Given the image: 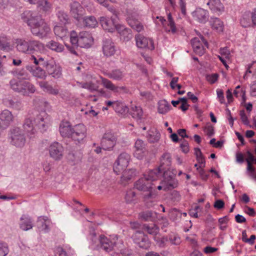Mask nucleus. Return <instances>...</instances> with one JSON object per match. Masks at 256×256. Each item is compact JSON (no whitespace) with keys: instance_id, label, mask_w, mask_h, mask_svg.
Masks as SVG:
<instances>
[{"instance_id":"46","label":"nucleus","mask_w":256,"mask_h":256,"mask_svg":"<svg viewBox=\"0 0 256 256\" xmlns=\"http://www.w3.org/2000/svg\"><path fill=\"white\" fill-rule=\"evenodd\" d=\"M156 214L152 211L148 210L139 214V217L144 221H153L155 218Z\"/></svg>"},{"instance_id":"38","label":"nucleus","mask_w":256,"mask_h":256,"mask_svg":"<svg viewBox=\"0 0 256 256\" xmlns=\"http://www.w3.org/2000/svg\"><path fill=\"white\" fill-rule=\"evenodd\" d=\"M212 28L218 32H222L224 29V24L218 18H211L210 22Z\"/></svg>"},{"instance_id":"50","label":"nucleus","mask_w":256,"mask_h":256,"mask_svg":"<svg viewBox=\"0 0 256 256\" xmlns=\"http://www.w3.org/2000/svg\"><path fill=\"white\" fill-rule=\"evenodd\" d=\"M22 220L20 224V228L24 230H28L32 228V220L30 218H21Z\"/></svg>"},{"instance_id":"20","label":"nucleus","mask_w":256,"mask_h":256,"mask_svg":"<svg viewBox=\"0 0 256 256\" xmlns=\"http://www.w3.org/2000/svg\"><path fill=\"white\" fill-rule=\"evenodd\" d=\"M164 180L162 184H164V190L166 191L176 188L178 186V182L172 176H167L164 172Z\"/></svg>"},{"instance_id":"14","label":"nucleus","mask_w":256,"mask_h":256,"mask_svg":"<svg viewBox=\"0 0 256 256\" xmlns=\"http://www.w3.org/2000/svg\"><path fill=\"white\" fill-rule=\"evenodd\" d=\"M134 242L140 248L148 249L150 246L148 236L143 232H136L132 236Z\"/></svg>"},{"instance_id":"35","label":"nucleus","mask_w":256,"mask_h":256,"mask_svg":"<svg viewBox=\"0 0 256 256\" xmlns=\"http://www.w3.org/2000/svg\"><path fill=\"white\" fill-rule=\"evenodd\" d=\"M113 108L116 112L123 116L126 115L128 112V108L125 104L119 101L114 102Z\"/></svg>"},{"instance_id":"11","label":"nucleus","mask_w":256,"mask_h":256,"mask_svg":"<svg viewBox=\"0 0 256 256\" xmlns=\"http://www.w3.org/2000/svg\"><path fill=\"white\" fill-rule=\"evenodd\" d=\"M70 12L72 16L78 22H80L85 13L84 8L76 1L70 4Z\"/></svg>"},{"instance_id":"3","label":"nucleus","mask_w":256,"mask_h":256,"mask_svg":"<svg viewBox=\"0 0 256 256\" xmlns=\"http://www.w3.org/2000/svg\"><path fill=\"white\" fill-rule=\"evenodd\" d=\"M14 44L16 50L22 54H34L44 50L42 42L32 38H18L15 40Z\"/></svg>"},{"instance_id":"39","label":"nucleus","mask_w":256,"mask_h":256,"mask_svg":"<svg viewBox=\"0 0 256 256\" xmlns=\"http://www.w3.org/2000/svg\"><path fill=\"white\" fill-rule=\"evenodd\" d=\"M82 21L85 26L88 28H95L98 24V21L94 16H84Z\"/></svg>"},{"instance_id":"34","label":"nucleus","mask_w":256,"mask_h":256,"mask_svg":"<svg viewBox=\"0 0 256 256\" xmlns=\"http://www.w3.org/2000/svg\"><path fill=\"white\" fill-rule=\"evenodd\" d=\"M40 86L45 92L50 94L57 95L59 92V90L56 87H53L46 82H40Z\"/></svg>"},{"instance_id":"12","label":"nucleus","mask_w":256,"mask_h":256,"mask_svg":"<svg viewBox=\"0 0 256 256\" xmlns=\"http://www.w3.org/2000/svg\"><path fill=\"white\" fill-rule=\"evenodd\" d=\"M86 136V127L82 124L75 125L73 127L71 138L78 142H82Z\"/></svg>"},{"instance_id":"32","label":"nucleus","mask_w":256,"mask_h":256,"mask_svg":"<svg viewBox=\"0 0 256 256\" xmlns=\"http://www.w3.org/2000/svg\"><path fill=\"white\" fill-rule=\"evenodd\" d=\"M102 84L103 86L107 89L110 90L114 92H120L121 90H126V88L124 86H115L110 80L106 78H101Z\"/></svg>"},{"instance_id":"25","label":"nucleus","mask_w":256,"mask_h":256,"mask_svg":"<svg viewBox=\"0 0 256 256\" xmlns=\"http://www.w3.org/2000/svg\"><path fill=\"white\" fill-rule=\"evenodd\" d=\"M92 38L86 32H80L79 34V46L81 48L88 47L92 42Z\"/></svg>"},{"instance_id":"55","label":"nucleus","mask_w":256,"mask_h":256,"mask_svg":"<svg viewBox=\"0 0 256 256\" xmlns=\"http://www.w3.org/2000/svg\"><path fill=\"white\" fill-rule=\"evenodd\" d=\"M166 241H169L171 244L174 245H178L180 244L181 240L180 238L176 234H172L166 238Z\"/></svg>"},{"instance_id":"30","label":"nucleus","mask_w":256,"mask_h":256,"mask_svg":"<svg viewBox=\"0 0 256 256\" xmlns=\"http://www.w3.org/2000/svg\"><path fill=\"white\" fill-rule=\"evenodd\" d=\"M172 158L170 154L168 152L164 153L160 158V168L164 172H166V169L170 166Z\"/></svg>"},{"instance_id":"41","label":"nucleus","mask_w":256,"mask_h":256,"mask_svg":"<svg viewBox=\"0 0 256 256\" xmlns=\"http://www.w3.org/2000/svg\"><path fill=\"white\" fill-rule=\"evenodd\" d=\"M46 46L48 48L57 52H62L64 50V46L62 44H60L54 40L48 42L46 44Z\"/></svg>"},{"instance_id":"42","label":"nucleus","mask_w":256,"mask_h":256,"mask_svg":"<svg viewBox=\"0 0 256 256\" xmlns=\"http://www.w3.org/2000/svg\"><path fill=\"white\" fill-rule=\"evenodd\" d=\"M142 229L150 234L153 236L156 235L159 232L158 227L154 224H144L143 225Z\"/></svg>"},{"instance_id":"54","label":"nucleus","mask_w":256,"mask_h":256,"mask_svg":"<svg viewBox=\"0 0 256 256\" xmlns=\"http://www.w3.org/2000/svg\"><path fill=\"white\" fill-rule=\"evenodd\" d=\"M168 26L170 27V29L166 30L167 32H171L172 34H175L176 32V28L175 26V24L172 20V14L169 13L168 15Z\"/></svg>"},{"instance_id":"18","label":"nucleus","mask_w":256,"mask_h":256,"mask_svg":"<svg viewBox=\"0 0 256 256\" xmlns=\"http://www.w3.org/2000/svg\"><path fill=\"white\" fill-rule=\"evenodd\" d=\"M30 31L33 35L42 38L46 36L50 31V28L44 20L36 26L30 29Z\"/></svg>"},{"instance_id":"26","label":"nucleus","mask_w":256,"mask_h":256,"mask_svg":"<svg viewBox=\"0 0 256 256\" xmlns=\"http://www.w3.org/2000/svg\"><path fill=\"white\" fill-rule=\"evenodd\" d=\"M136 150L134 154V156L138 159H142L145 152V144L141 140H137L135 142Z\"/></svg>"},{"instance_id":"40","label":"nucleus","mask_w":256,"mask_h":256,"mask_svg":"<svg viewBox=\"0 0 256 256\" xmlns=\"http://www.w3.org/2000/svg\"><path fill=\"white\" fill-rule=\"evenodd\" d=\"M162 172H164L158 168L151 170L147 176L144 175V177L146 178L149 182H152V181L156 180Z\"/></svg>"},{"instance_id":"31","label":"nucleus","mask_w":256,"mask_h":256,"mask_svg":"<svg viewBox=\"0 0 256 256\" xmlns=\"http://www.w3.org/2000/svg\"><path fill=\"white\" fill-rule=\"evenodd\" d=\"M131 115L138 123L144 122V112L141 107L137 106L132 107Z\"/></svg>"},{"instance_id":"58","label":"nucleus","mask_w":256,"mask_h":256,"mask_svg":"<svg viewBox=\"0 0 256 256\" xmlns=\"http://www.w3.org/2000/svg\"><path fill=\"white\" fill-rule=\"evenodd\" d=\"M118 32L122 36H124L127 34H129L130 30L128 28H125L122 25H116V29Z\"/></svg>"},{"instance_id":"19","label":"nucleus","mask_w":256,"mask_h":256,"mask_svg":"<svg viewBox=\"0 0 256 256\" xmlns=\"http://www.w3.org/2000/svg\"><path fill=\"white\" fill-rule=\"evenodd\" d=\"M14 120L12 112L8 110H3L0 114V130L6 128Z\"/></svg>"},{"instance_id":"45","label":"nucleus","mask_w":256,"mask_h":256,"mask_svg":"<svg viewBox=\"0 0 256 256\" xmlns=\"http://www.w3.org/2000/svg\"><path fill=\"white\" fill-rule=\"evenodd\" d=\"M54 31L55 34L61 38L66 36L68 33V29L63 26H56Z\"/></svg>"},{"instance_id":"24","label":"nucleus","mask_w":256,"mask_h":256,"mask_svg":"<svg viewBox=\"0 0 256 256\" xmlns=\"http://www.w3.org/2000/svg\"><path fill=\"white\" fill-rule=\"evenodd\" d=\"M193 16L201 23L206 22L209 17L208 12L202 8H198L193 12Z\"/></svg>"},{"instance_id":"33","label":"nucleus","mask_w":256,"mask_h":256,"mask_svg":"<svg viewBox=\"0 0 256 256\" xmlns=\"http://www.w3.org/2000/svg\"><path fill=\"white\" fill-rule=\"evenodd\" d=\"M106 75L110 78L120 81L124 77L126 73L120 69H115L108 72Z\"/></svg>"},{"instance_id":"57","label":"nucleus","mask_w":256,"mask_h":256,"mask_svg":"<svg viewBox=\"0 0 256 256\" xmlns=\"http://www.w3.org/2000/svg\"><path fill=\"white\" fill-rule=\"evenodd\" d=\"M70 41L72 45L74 46H79V36H77L76 32L72 31L71 32Z\"/></svg>"},{"instance_id":"15","label":"nucleus","mask_w":256,"mask_h":256,"mask_svg":"<svg viewBox=\"0 0 256 256\" xmlns=\"http://www.w3.org/2000/svg\"><path fill=\"white\" fill-rule=\"evenodd\" d=\"M135 40L138 48H148L150 50H153L154 48V42L150 38H146L140 34H138L135 36Z\"/></svg>"},{"instance_id":"5","label":"nucleus","mask_w":256,"mask_h":256,"mask_svg":"<svg viewBox=\"0 0 256 256\" xmlns=\"http://www.w3.org/2000/svg\"><path fill=\"white\" fill-rule=\"evenodd\" d=\"M33 115L34 122L36 129L40 130L41 132L46 131L50 122V118L46 112L36 110Z\"/></svg>"},{"instance_id":"64","label":"nucleus","mask_w":256,"mask_h":256,"mask_svg":"<svg viewBox=\"0 0 256 256\" xmlns=\"http://www.w3.org/2000/svg\"><path fill=\"white\" fill-rule=\"evenodd\" d=\"M10 6L8 0H0V11L3 12Z\"/></svg>"},{"instance_id":"13","label":"nucleus","mask_w":256,"mask_h":256,"mask_svg":"<svg viewBox=\"0 0 256 256\" xmlns=\"http://www.w3.org/2000/svg\"><path fill=\"white\" fill-rule=\"evenodd\" d=\"M191 43L195 53L200 56L204 53L206 47L208 48V42L203 36L200 37V40L198 38H192Z\"/></svg>"},{"instance_id":"10","label":"nucleus","mask_w":256,"mask_h":256,"mask_svg":"<svg viewBox=\"0 0 256 256\" xmlns=\"http://www.w3.org/2000/svg\"><path fill=\"white\" fill-rule=\"evenodd\" d=\"M116 137L113 133L107 132L102 137L100 146L104 150H111L116 145Z\"/></svg>"},{"instance_id":"16","label":"nucleus","mask_w":256,"mask_h":256,"mask_svg":"<svg viewBox=\"0 0 256 256\" xmlns=\"http://www.w3.org/2000/svg\"><path fill=\"white\" fill-rule=\"evenodd\" d=\"M49 152L50 157L56 160H60L63 156L64 148L62 145L58 142H54L49 146Z\"/></svg>"},{"instance_id":"61","label":"nucleus","mask_w":256,"mask_h":256,"mask_svg":"<svg viewBox=\"0 0 256 256\" xmlns=\"http://www.w3.org/2000/svg\"><path fill=\"white\" fill-rule=\"evenodd\" d=\"M218 76L219 75L218 74L215 73L207 75L206 76V78L208 82L212 84H214L217 81Z\"/></svg>"},{"instance_id":"62","label":"nucleus","mask_w":256,"mask_h":256,"mask_svg":"<svg viewBox=\"0 0 256 256\" xmlns=\"http://www.w3.org/2000/svg\"><path fill=\"white\" fill-rule=\"evenodd\" d=\"M170 198L174 202H178L180 200V195L178 191L174 190L170 194Z\"/></svg>"},{"instance_id":"7","label":"nucleus","mask_w":256,"mask_h":256,"mask_svg":"<svg viewBox=\"0 0 256 256\" xmlns=\"http://www.w3.org/2000/svg\"><path fill=\"white\" fill-rule=\"evenodd\" d=\"M21 18L27 24L30 29L32 28L44 21L41 16L30 10L24 11L21 14Z\"/></svg>"},{"instance_id":"59","label":"nucleus","mask_w":256,"mask_h":256,"mask_svg":"<svg viewBox=\"0 0 256 256\" xmlns=\"http://www.w3.org/2000/svg\"><path fill=\"white\" fill-rule=\"evenodd\" d=\"M8 252V244L5 242H0V256H6Z\"/></svg>"},{"instance_id":"44","label":"nucleus","mask_w":256,"mask_h":256,"mask_svg":"<svg viewBox=\"0 0 256 256\" xmlns=\"http://www.w3.org/2000/svg\"><path fill=\"white\" fill-rule=\"evenodd\" d=\"M158 112L161 114H166L170 108V105L166 100H162L158 102Z\"/></svg>"},{"instance_id":"17","label":"nucleus","mask_w":256,"mask_h":256,"mask_svg":"<svg viewBox=\"0 0 256 256\" xmlns=\"http://www.w3.org/2000/svg\"><path fill=\"white\" fill-rule=\"evenodd\" d=\"M22 126L30 138L34 136L36 133V128L35 126L33 117L26 118L24 120Z\"/></svg>"},{"instance_id":"2","label":"nucleus","mask_w":256,"mask_h":256,"mask_svg":"<svg viewBox=\"0 0 256 256\" xmlns=\"http://www.w3.org/2000/svg\"><path fill=\"white\" fill-rule=\"evenodd\" d=\"M92 240L94 244L98 240L99 242V244L97 245L98 249L102 250L108 252L112 250L117 251L124 247L123 241L119 238L117 236H116L112 240L102 235L97 238L96 234L92 233Z\"/></svg>"},{"instance_id":"47","label":"nucleus","mask_w":256,"mask_h":256,"mask_svg":"<svg viewBox=\"0 0 256 256\" xmlns=\"http://www.w3.org/2000/svg\"><path fill=\"white\" fill-rule=\"evenodd\" d=\"M14 78L18 80H26L28 78V74L27 72L24 70H16L12 72Z\"/></svg>"},{"instance_id":"52","label":"nucleus","mask_w":256,"mask_h":256,"mask_svg":"<svg viewBox=\"0 0 256 256\" xmlns=\"http://www.w3.org/2000/svg\"><path fill=\"white\" fill-rule=\"evenodd\" d=\"M160 136V134L156 131H148L147 138L150 142L154 143L159 140Z\"/></svg>"},{"instance_id":"29","label":"nucleus","mask_w":256,"mask_h":256,"mask_svg":"<svg viewBox=\"0 0 256 256\" xmlns=\"http://www.w3.org/2000/svg\"><path fill=\"white\" fill-rule=\"evenodd\" d=\"M36 88L34 85L25 80L19 93L23 96H28L30 94H34Z\"/></svg>"},{"instance_id":"36","label":"nucleus","mask_w":256,"mask_h":256,"mask_svg":"<svg viewBox=\"0 0 256 256\" xmlns=\"http://www.w3.org/2000/svg\"><path fill=\"white\" fill-rule=\"evenodd\" d=\"M122 172V174L121 176V182L124 184L131 180L136 174V170L133 168L128 170L124 169Z\"/></svg>"},{"instance_id":"1","label":"nucleus","mask_w":256,"mask_h":256,"mask_svg":"<svg viewBox=\"0 0 256 256\" xmlns=\"http://www.w3.org/2000/svg\"><path fill=\"white\" fill-rule=\"evenodd\" d=\"M30 60L34 64H40L45 68L46 72L54 78H58L62 76L60 66L57 65L52 59L49 60L48 57L42 55L32 54Z\"/></svg>"},{"instance_id":"22","label":"nucleus","mask_w":256,"mask_h":256,"mask_svg":"<svg viewBox=\"0 0 256 256\" xmlns=\"http://www.w3.org/2000/svg\"><path fill=\"white\" fill-rule=\"evenodd\" d=\"M100 23L104 30L109 32H113L116 29V24L112 18L102 16L100 18Z\"/></svg>"},{"instance_id":"63","label":"nucleus","mask_w":256,"mask_h":256,"mask_svg":"<svg viewBox=\"0 0 256 256\" xmlns=\"http://www.w3.org/2000/svg\"><path fill=\"white\" fill-rule=\"evenodd\" d=\"M220 52L222 56H224V58H230V52L227 47L220 48Z\"/></svg>"},{"instance_id":"51","label":"nucleus","mask_w":256,"mask_h":256,"mask_svg":"<svg viewBox=\"0 0 256 256\" xmlns=\"http://www.w3.org/2000/svg\"><path fill=\"white\" fill-rule=\"evenodd\" d=\"M56 15L62 24H66L69 22L70 19L68 16L64 12L60 10L58 12Z\"/></svg>"},{"instance_id":"37","label":"nucleus","mask_w":256,"mask_h":256,"mask_svg":"<svg viewBox=\"0 0 256 256\" xmlns=\"http://www.w3.org/2000/svg\"><path fill=\"white\" fill-rule=\"evenodd\" d=\"M25 80H18L16 78H13L10 80L9 84L11 89L14 91L18 92L22 88L23 82H24Z\"/></svg>"},{"instance_id":"4","label":"nucleus","mask_w":256,"mask_h":256,"mask_svg":"<svg viewBox=\"0 0 256 256\" xmlns=\"http://www.w3.org/2000/svg\"><path fill=\"white\" fill-rule=\"evenodd\" d=\"M152 182H149L144 176L136 181L134 185L135 188L144 193L143 194L144 201L150 206H152V204H149L148 203L149 202H152V200L156 198V194L152 191Z\"/></svg>"},{"instance_id":"28","label":"nucleus","mask_w":256,"mask_h":256,"mask_svg":"<svg viewBox=\"0 0 256 256\" xmlns=\"http://www.w3.org/2000/svg\"><path fill=\"white\" fill-rule=\"evenodd\" d=\"M73 127L72 128L68 122H63L60 126L59 130L62 137L71 138Z\"/></svg>"},{"instance_id":"53","label":"nucleus","mask_w":256,"mask_h":256,"mask_svg":"<svg viewBox=\"0 0 256 256\" xmlns=\"http://www.w3.org/2000/svg\"><path fill=\"white\" fill-rule=\"evenodd\" d=\"M118 251L119 252H115L112 254V256H134L132 250L125 248L124 247Z\"/></svg>"},{"instance_id":"60","label":"nucleus","mask_w":256,"mask_h":256,"mask_svg":"<svg viewBox=\"0 0 256 256\" xmlns=\"http://www.w3.org/2000/svg\"><path fill=\"white\" fill-rule=\"evenodd\" d=\"M169 216L171 220H175L177 218L180 216V214L176 208L171 210L169 212Z\"/></svg>"},{"instance_id":"21","label":"nucleus","mask_w":256,"mask_h":256,"mask_svg":"<svg viewBox=\"0 0 256 256\" xmlns=\"http://www.w3.org/2000/svg\"><path fill=\"white\" fill-rule=\"evenodd\" d=\"M41 65L36 64L34 66H27L26 69L32 72L34 76L41 79H45L46 76V70L40 67Z\"/></svg>"},{"instance_id":"56","label":"nucleus","mask_w":256,"mask_h":256,"mask_svg":"<svg viewBox=\"0 0 256 256\" xmlns=\"http://www.w3.org/2000/svg\"><path fill=\"white\" fill-rule=\"evenodd\" d=\"M38 4L40 8L44 12H48L51 8V4L47 0H39Z\"/></svg>"},{"instance_id":"23","label":"nucleus","mask_w":256,"mask_h":256,"mask_svg":"<svg viewBox=\"0 0 256 256\" xmlns=\"http://www.w3.org/2000/svg\"><path fill=\"white\" fill-rule=\"evenodd\" d=\"M206 4L214 13L218 15L224 11V6L220 0H209Z\"/></svg>"},{"instance_id":"43","label":"nucleus","mask_w":256,"mask_h":256,"mask_svg":"<svg viewBox=\"0 0 256 256\" xmlns=\"http://www.w3.org/2000/svg\"><path fill=\"white\" fill-rule=\"evenodd\" d=\"M10 39L6 36H0V50L9 51L10 50Z\"/></svg>"},{"instance_id":"27","label":"nucleus","mask_w":256,"mask_h":256,"mask_svg":"<svg viewBox=\"0 0 256 256\" xmlns=\"http://www.w3.org/2000/svg\"><path fill=\"white\" fill-rule=\"evenodd\" d=\"M240 24L244 28L254 26L252 18V12H246L242 16L240 19Z\"/></svg>"},{"instance_id":"9","label":"nucleus","mask_w":256,"mask_h":256,"mask_svg":"<svg viewBox=\"0 0 256 256\" xmlns=\"http://www.w3.org/2000/svg\"><path fill=\"white\" fill-rule=\"evenodd\" d=\"M102 50L104 56L109 58L114 56L116 51V48L110 38H104L102 42Z\"/></svg>"},{"instance_id":"48","label":"nucleus","mask_w":256,"mask_h":256,"mask_svg":"<svg viewBox=\"0 0 256 256\" xmlns=\"http://www.w3.org/2000/svg\"><path fill=\"white\" fill-rule=\"evenodd\" d=\"M125 200L126 203H135L137 200L136 192L132 190H130L126 192L125 196Z\"/></svg>"},{"instance_id":"8","label":"nucleus","mask_w":256,"mask_h":256,"mask_svg":"<svg viewBox=\"0 0 256 256\" xmlns=\"http://www.w3.org/2000/svg\"><path fill=\"white\" fill-rule=\"evenodd\" d=\"M130 160V155L125 152H122L118 156L114 166V171L119 174L128 166Z\"/></svg>"},{"instance_id":"49","label":"nucleus","mask_w":256,"mask_h":256,"mask_svg":"<svg viewBox=\"0 0 256 256\" xmlns=\"http://www.w3.org/2000/svg\"><path fill=\"white\" fill-rule=\"evenodd\" d=\"M73 251L70 249L68 251L61 246H58L54 250L55 256H70L72 254Z\"/></svg>"},{"instance_id":"6","label":"nucleus","mask_w":256,"mask_h":256,"mask_svg":"<svg viewBox=\"0 0 256 256\" xmlns=\"http://www.w3.org/2000/svg\"><path fill=\"white\" fill-rule=\"evenodd\" d=\"M10 144L18 148L23 147L26 142L23 130L18 127L14 128L10 130Z\"/></svg>"}]
</instances>
